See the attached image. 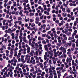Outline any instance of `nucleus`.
<instances>
[{"label": "nucleus", "instance_id": "nucleus-39", "mask_svg": "<svg viewBox=\"0 0 78 78\" xmlns=\"http://www.w3.org/2000/svg\"><path fill=\"white\" fill-rule=\"evenodd\" d=\"M60 69V67H58L56 69V70H58Z\"/></svg>", "mask_w": 78, "mask_h": 78}, {"label": "nucleus", "instance_id": "nucleus-20", "mask_svg": "<svg viewBox=\"0 0 78 78\" xmlns=\"http://www.w3.org/2000/svg\"><path fill=\"white\" fill-rule=\"evenodd\" d=\"M14 27L15 28H17V24H16L14 25Z\"/></svg>", "mask_w": 78, "mask_h": 78}, {"label": "nucleus", "instance_id": "nucleus-61", "mask_svg": "<svg viewBox=\"0 0 78 78\" xmlns=\"http://www.w3.org/2000/svg\"><path fill=\"white\" fill-rule=\"evenodd\" d=\"M50 35L51 36V37H53V34L52 33Z\"/></svg>", "mask_w": 78, "mask_h": 78}, {"label": "nucleus", "instance_id": "nucleus-6", "mask_svg": "<svg viewBox=\"0 0 78 78\" xmlns=\"http://www.w3.org/2000/svg\"><path fill=\"white\" fill-rule=\"evenodd\" d=\"M23 12V10H22L20 11L19 13L20 15H21L22 14V12Z\"/></svg>", "mask_w": 78, "mask_h": 78}, {"label": "nucleus", "instance_id": "nucleus-17", "mask_svg": "<svg viewBox=\"0 0 78 78\" xmlns=\"http://www.w3.org/2000/svg\"><path fill=\"white\" fill-rule=\"evenodd\" d=\"M35 46H36L37 47H39V45H38V44H37V43H35Z\"/></svg>", "mask_w": 78, "mask_h": 78}, {"label": "nucleus", "instance_id": "nucleus-26", "mask_svg": "<svg viewBox=\"0 0 78 78\" xmlns=\"http://www.w3.org/2000/svg\"><path fill=\"white\" fill-rule=\"evenodd\" d=\"M75 17V16H73V17L71 18V20H74L75 19L74 18V17Z\"/></svg>", "mask_w": 78, "mask_h": 78}, {"label": "nucleus", "instance_id": "nucleus-50", "mask_svg": "<svg viewBox=\"0 0 78 78\" xmlns=\"http://www.w3.org/2000/svg\"><path fill=\"white\" fill-rule=\"evenodd\" d=\"M38 6V4H35V8H37V7Z\"/></svg>", "mask_w": 78, "mask_h": 78}, {"label": "nucleus", "instance_id": "nucleus-7", "mask_svg": "<svg viewBox=\"0 0 78 78\" xmlns=\"http://www.w3.org/2000/svg\"><path fill=\"white\" fill-rule=\"evenodd\" d=\"M34 20H33L32 19H30V22L32 23L33 22H34Z\"/></svg>", "mask_w": 78, "mask_h": 78}, {"label": "nucleus", "instance_id": "nucleus-56", "mask_svg": "<svg viewBox=\"0 0 78 78\" xmlns=\"http://www.w3.org/2000/svg\"><path fill=\"white\" fill-rule=\"evenodd\" d=\"M77 51H75L74 52V54H75V55H76L77 54Z\"/></svg>", "mask_w": 78, "mask_h": 78}, {"label": "nucleus", "instance_id": "nucleus-2", "mask_svg": "<svg viewBox=\"0 0 78 78\" xmlns=\"http://www.w3.org/2000/svg\"><path fill=\"white\" fill-rule=\"evenodd\" d=\"M36 20L37 21H39V17L37 16V17L36 18Z\"/></svg>", "mask_w": 78, "mask_h": 78}, {"label": "nucleus", "instance_id": "nucleus-12", "mask_svg": "<svg viewBox=\"0 0 78 78\" xmlns=\"http://www.w3.org/2000/svg\"><path fill=\"white\" fill-rule=\"evenodd\" d=\"M25 60L24 61L23 60V62H22L23 63H25V62H26V61H27V59L26 58H25Z\"/></svg>", "mask_w": 78, "mask_h": 78}, {"label": "nucleus", "instance_id": "nucleus-52", "mask_svg": "<svg viewBox=\"0 0 78 78\" xmlns=\"http://www.w3.org/2000/svg\"><path fill=\"white\" fill-rule=\"evenodd\" d=\"M12 43L13 44H14V43H15V41H14V40H12Z\"/></svg>", "mask_w": 78, "mask_h": 78}, {"label": "nucleus", "instance_id": "nucleus-10", "mask_svg": "<svg viewBox=\"0 0 78 78\" xmlns=\"http://www.w3.org/2000/svg\"><path fill=\"white\" fill-rule=\"evenodd\" d=\"M42 43L44 44H46V41H45L44 40L42 41Z\"/></svg>", "mask_w": 78, "mask_h": 78}, {"label": "nucleus", "instance_id": "nucleus-58", "mask_svg": "<svg viewBox=\"0 0 78 78\" xmlns=\"http://www.w3.org/2000/svg\"><path fill=\"white\" fill-rule=\"evenodd\" d=\"M5 26H3L2 27V30H5Z\"/></svg>", "mask_w": 78, "mask_h": 78}, {"label": "nucleus", "instance_id": "nucleus-59", "mask_svg": "<svg viewBox=\"0 0 78 78\" xmlns=\"http://www.w3.org/2000/svg\"><path fill=\"white\" fill-rule=\"evenodd\" d=\"M26 70H27V71H29V68L28 67H27Z\"/></svg>", "mask_w": 78, "mask_h": 78}, {"label": "nucleus", "instance_id": "nucleus-42", "mask_svg": "<svg viewBox=\"0 0 78 78\" xmlns=\"http://www.w3.org/2000/svg\"><path fill=\"white\" fill-rule=\"evenodd\" d=\"M53 64H55L56 63V61L53 60Z\"/></svg>", "mask_w": 78, "mask_h": 78}, {"label": "nucleus", "instance_id": "nucleus-34", "mask_svg": "<svg viewBox=\"0 0 78 78\" xmlns=\"http://www.w3.org/2000/svg\"><path fill=\"white\" fill-rule=\"evenodd\" d=\"M28 39H30L31 38V36L30 35H28L27 36Z\"/></svg>", "mask_w": 78, "mask_h": 78}, {"label": "nucleus", "instance_id": "nucleus-1", "mask_svg": "<svg viewBox=\"0 0 78 78\" xmlns=\"http://www.w3.org/2000/svg\"><path fill=\"white\" fill-rule=\"evenodd\" d=\"M45 74V73L44 72H43L41 75V76H42V77L43 76H44Z\"/></svg>", "mask_w": 78, "mask_h": 78}, {"label": "nucleus", "instance_id": "nucleus-38", "mask_svg": "<svg viewBox=\"0 0 78 78\" xmlns=\"http://www.w3.org/2000/svg\"><path fill=\"white\" fill-rule=\"evenodd\" d=\"M52 16L54 18H55V17H56V15H55V14H53Z\"/></svg>", "mask_w": 78, "mask_h": 78}, {"label": "nucleus", "instance_id": "nucleus-40", "mask_svg": "<svg viewBox=\"0 0 78 78\" xmlns=\"http://www.w3.org/2000/svg\"><path fill=\"white\" fill-rule=\"evenodd\" d=\"M76 21L75 22L76 23V22H77V21H78V18H76Z\"/></svg>", "mask_w": 78, "mask_h": 78}, {"label": "nucleus", "instance_id": "nucleus-53", "mask_svg": "<svg viewBox=\"0 0 78 78\" xmlns=\"http://www.w3.org/2000/svg\"><path fill=\"white\" fill-rule=\"evenodd\" d=\"M47 18L48 19H50V18H51V16H47Z\"/></svg>", "mask_w": 78, "mask_h": 78}, {"label": "nucleus", "instance_id": "nucleus-62", "mask_svg": "<svg viewBox=\"0 0 78 78\" xmlns=\"http://www.w3.org/2000/svg\"><path fill=\"white\" fill-rule=\"evenodd\" d=\"M67 12H70V9H68L67 10Z\"/></svg>", "mask_w": 78, "mask_h": 78}, {"label": "nucleus", "instance_id": "nucleus-35", "mask_svg": "<svg viewBox=\"0 0 78 78\" xmlns=\"http://www.w3.org/2000/svg\"><path fill=\"white\" fill-rule=\"evenodd\" d=\"M68 31H72V29H68Z\"/></svg>", "mask_w": 78, "mask_h": 78}, {"label": "nucleus", "instance_id": "nucleus-22", "mask_svg": "<svg viewBox=\"0 0 78 78\" xmlns=\"http://www.w3.org/2000/svg\"><path fill=\"white\" fill-rule=\"evenodd\" d=\"M13 5L14 6H16V2H15Z\"/></svg>", "mask_w": 78, "mask_h": 78}, {"label": "nucleus", "instance_id": "nucleus-8", "mask_svg": "<svg viewBox=\"0 0 78 78\" xmlns=\"http://www.w3.org/2000/svg\"><path fill=\"white\" fill-rule=\"evenodd\" d=\"M65 30H66L65 31V34H67V33H68V30H67V29H66Z\"/></svg>", "mask_w": 78, "mask_h": 78}, {"label": "nucleus", "instance_id": "nucleus-47", "mask_svg": "<svg viewBox=\"0 0 78 78\" xmlns=\"http://www.w3.org/2000/svg\"><path fill=\"white\" fill-rule=\"evenodd\" d=\"M44 66V65H43V64H42L41 65H40V67H41V68H42V67H43V66Z\"/></svg>", "mask_w": 78, "mask_h": 78}, {"label": "nucleus", "instance_id": "nucleus-14", "mask_svg": "<svg viewBox=\"0 0 78 78\" xmlns=\"http://www.w3.org/2000/svg\"><path fill=\"white\" fill-rule=\"evenodd\" d=\"M34 26H35V24L33 23L31 25V27H34Z\"/></svg>", "mask_w": 78, "mask_h": 78}, {"label": "nucleus", "instance_id": "nucleus-51", "mask_svg": "<svg viewBox=\"0 0 78 78\" xmlns=\"http://www.w3.org/2000/svg\"><path fill=\"white\" fill-rule=\"evenodd\" d=\"M49 64H51V60H49Z\"/></svg>", "mask_w": 78, "mask_h": 78}, {"label": "nucleus", "instance_id": "nucleus-24", "mask_svg": "<svg viewBox=\"0 0 78 78\" xmlns=\"http://www.w3.org/2000/svg\"><path fill=\"white\" fill-rule=\"evenodd\" d=\"M66 50H65V51H64L63 52V55L66 54Z\"/></svg>", "mask_w": 78, "mask_h": 78}, {"label": "nucleus", "instance_id": "nucleus-13", "mask_svg": "<svg viewBox=\"0 0 78 78\" xmlns=\"http://www.w3.org/2000/svg\"><path fill=\"white\" fill-rule=\"evenodd\" d=\"M71 34V32H68L67 34V35L68 36H70V35Z\"/></svg>", "mask_w": 78, "mask_h": 78}, {"label": "nucleus", "instance_id": "nucleus-9", "mask_svg": "<svg viewBox=\"0 0 78 78\" xmlns=\"http://www.w3.org/2000/svg\"><path fill=\"white\" fill-rule=\"evenodd\" d=\"M2 48H3V49L4 48L6 49V48L5 46L4 45H2Z\"/></svg>", "mask_w": 78, "mask_h": 78}, {"label": "nucleus", "instance_id": "nucleus-5", "mask_svg": "<svg viewBox=\"0 0 78 78\" xmlns=\"http://www.w3.org/2000/svg\"><path fill=\"white\" fill-rule=\"evenodd\" d=\"M34 58H36V59H37V60H39V57H37V56H34Z\"/></svg>", "mask_w": 78, "mask_h": 78}, {"label": "nucleus", "instance_id": "nucleus-33", "mask_svg": "<svg viewBox=\"0 0 78 78\" xmlns=\"http://www.w3.org/2000/svg\"><path fill=\"white\" fill-rule=\"evenodd\" d=\"M4 36V37H7V36H8V34L7 33L5 34Z\"/></svg>", "mask_w": 78, "mask_h": 78}, {"label": "nucleus", "instance_id": "nucleus-49", "mask_svg": "<svg viewBox=\"0 0 78 78\" xmlns=\"http://www.w3.org/2000/svg\"><path fill=\"white\" fill-rule=\"evenodd\" d=\"M34 2H31V5H34Z\"/></svg>", "mask_w": 78, "mask_h": 78}, {"label": "nucleus", "instance_id": "nucleus-27", "mask_svg": "<svg viewBox=\"0 0 78 78\" xmlns=\"http://www.w3.org/2000/svg\"><path fill=\"white\" fill-rule=\"evenodd\" d=\"M50 68L49 69V70H51L52 68H51V65H50Z\"/></svg>", "mask_w": 78, "mask_h": 78}, {"label": "nucleus", "instance_id": "nucleus-64", "mask_svg": "<svg viewBox=\"0 0 78 78\" xmlns=\"http://www.w3.org/2000/svg\"><path fill=\"white\" fill-rule=\"evenodd\" d=\"M8 17H9V15H7L6 16V18L8 19Z\"/></svg>", "mask_w": 78, "mask_h": 78}, {"label": "nucleus", "instance_id": "nucleus-43", "mask_svg": "<svg viewBox=\"0 0 78 78\" xmlns=\"http://www.w3.org/2000/svg\"><path fill=\"white\" fill-rule=\"evenodd\" d=\"M67 51L69 52H70V51H71V50H70V48L68 49L67 50Z\"/></svg>", "mask_w": 78, "mask_h": 78}, {"label": "nucleus", "instance_id": "nucleus-46", "mask_svg": "<svg viewBox=\"0 0 78 78\" xmlns=\"http://www.w3.org/2000/svg\"><path fill=\"white\" fill-rule=\"evenodd\" d=\"M9 51L8 50H6V53H7V54H8V53H9Z\"/></svg>", "mask_w": 78, "mask_h": 78}, {"label": "nucleus", "instance_id": "nucleus-3", "mask_svg": "<svg viewBox=\"0 0 78 78\" xmlns=\"http://www.w3.org/2000/svg\"><path fill=\"white\" fill-rule=\"evenodd\" d=\"M23 41H24V42H26V37H23Z\"/></svg>", "mask_w": 78, "mask_h": 78}, {"label": "nucleus", "instance_id": "nucleus-28", "mask_svg": "<svg viewBox=\"0 0 78 78\" xmlns=\"http://www.w3.org/2000/svg\"><path fill=\"white\" fill-rule=\"evenodd\" d=\"M11 51L13 52L14 51V48H12L10 50Z\"/></svg>", "mask_w": 78, "mask_h": 78}, {"label": "nucleus", "instance_id": "nucleus-60", "mask_svg": "<svg viewBox=\"0 0 78 78\" xmlns=\"http://www.w3.org/2000/svg\"><path fill=\"white\" fill-rule=\"evenodd\" d=\"M46 4H48V3H49V1H47L46 2Z\"/></svg>", "mask_w": 78, "mask_h": 78}, {"label": "nucleus", "instance_id": "nucleus-48", "mask_svg": "<svg viewBox=\"0 0 78 78\" xmlns=\"http://www.w3.org/2000/svg\"><path fill=\"white\" fill-rule=\"evenodd\" d=\"M67 37H65L64 38V40H65V41H67Z\"/></svg>", "mask_w": 78, "mask_h": 78}, {"label": "nucleus", "instance_id": "nucleus-36", "mask_svg": "<svg viewBox=\"0 0 78 78\" xmlns=\"http://www.w3.org/2000/svg\"><path fill=\"white\" fill-rule=\"evenodd\" d=\"M42 22L43 23H45V20H42Z\"/></svg>", "mask_w": 78, "mask_h": 78}, {"label": "nucleus", "instance_id": "nucleus-63", "mask_svg": "<svg viewBox=\"0 0 78 78\" xmlns=\"http://www.w3.org/2000/svg\"><path fill=\"white\" fill-rule=\"evenodd\" d=\"M55 6L53 5L52 6V9H55Z\"/></svg>", "mask_w": 78, "mask_h": 78}, {"label": "nucleus", "instance_id": "nucleus-4", "mask_svg": "<svg viewBox=\"0 0 78 78\" xmlns=\"http://www.w3.org/2000/svg\"><path fill=\"white\" fill-rule=\"evenodd\" d=\"M29 15H30V17L32 16H34V13H30V14Z\"/></svg>", "mask_w": 78, "mask_h": 78}, {"label": "nucleus", "instance_id": "nucleus-11", "mask_svg": "<svg viewBox=\"0 0 78 78\" xmlns=\"http://www.w3.org/2000/svg\"><path fill=\"white\" fill-rule=\"evenodd\" d=\"M46 43L47 44H48V43H49V40H48V39H47L46 40Z\"/></svg>", "mask_w": 78, "mask_h": 78}, {"label": "nucleus", "instance_id": "nucleus-21", "mask_svg": "<svg viewBox=\"0 0 78 78\" xmlns=\"http://www.w3.org/2000/svg\"><path fill=\"white\" fill-rule=\"evenodd\" d=\"M45 36H46V34H43L42 35V36L44 37H45Z\"/></svg>", "mask_w": 78, "mask_h": 78}, {"label": "nucleus", "instance_id": "nucleus-18", "mask_svg": "<svg viewBox=\"0 0 78 78\" xmlns=\"http://www.w3.org/2000/svg\"><path fill=\"white\" fill-rule=\"evenodd\" d=\"M36 56H38L39 54H38V51H36Z\"/></svg>", "mask_w": 78, "mask_h": 78}, {"label": "nucleus", "instance_id": "nucleus-41", "mask_svg": "<svg viewBox=\"0 0 78 78\" xmlns=\"http://www.w3.org/2000/svg\"><path fill=\"white\" fill-rule=\"evenodd\" d=\"M69 5L70 6H73V4L72 3H70L69 4Z\"/></svg>", "mask_w": 78, "mask_h": 78}, {"label": "nucleus", "instance_id": "nucleus-19", "mask_svg": "<svg viewBox=\"0 0 78 78\" xmlns=\"http://www.w3.org/2000/svg\"><path fill=\"white\" fill-rule=\"evenodd\" d=\"M62 11L63 12H65V11H66V8H63L62 9Z\"/></svg>", "mask_w": 78, "mask_h": 78}, {"label": "nucleus", "instance_id": "nucleus-23", "mask_svg": "<svg viewBox=\"0 0 78 78\" xmlns=\"http://www.w3.org/2000/svg\"><path fill=\"white\" fill-rule=\"evenodd\" d=\"M50 8H48L47 10V11H48V12H50Z\"/></svg>", "mask_w": 78, "mask_h": 78}, {"label": "nucleus", "instance_id": "nucleus-44", "mask_svg": "<svg viewBox=\"0 0 78 78\" xmlns=\"http://www.w3.org/2000/svg\"><path fill=\"white\" fill-rule=\"evenodd\" d=\"M59 20H57L55 21V23H59Z\"/></svg>", "mask_w": 78, "mask_h": 78}, {"label": "nucleus", "instance_id": "nucleus-55", "mask_svg": "<svg viewBox=\"0 0 78 78\" xmlns=\"http://www.w3.org/2000/svg\"><path fill=\"white\" fill-rule=\"evenodd\" d=\"M18 20H21V17H18Z\"/></svg>", "mask_w": 78, "mask_h": 78}, {"label": "nucleus", "instance_id": "nucleus-31", "mask_svg": "<svg viewBox=\"0 0 78 78\" xmlns=\"http://www.w3.org/2000/svg\"><path fill=\"white\" fill-rule=\"evenodd\" d=\"M73 47L74 48L75 47V44H73L72 45Z\"/></svg>", "mask_w": 78, "mask_h": 78}, {"label": "nucleus", "instance_id": "nucleus-15", "mask_svg": "<svg viewBox=\"0 0 78 78\" xmlns=\"http://www.w3.org/2000/svg\"><path fill=\"white\" fill-rule=\"evenodd\" d=\"M51 44L50 43H48V47H50V46H51Z\"/></svg>", "mask_w": 78, "mask_h": 78}, {"label": "nucleus", "instance_id": "nucleus-29", "mask_svg": "<svg viewBox=\"0 0 78 78\" xmlns=\"http://www.w3.org/2000/svg\"><path fill=\"white\" fill-rule=\"evenodd\" d=\"M69 58H67L66 59V62H69Z\"/></svg>", "mask_w": 78, "mask_h": 78}, {"label": "nucleus", "instance_id": "nucleus-30", "mask_svg": "<svg viewBox=\"0 0 78 78\" xmlns=\"http://www.w3.org/2000/svg\"><path fill=\"white\" fill-rule=\"evenodd\" d=\"M41 39V37H39L38 39V41H40Z\"/></svg>", "mask_w": 78, "mask_h": 78}, {"label": "nucleus", "instance_id": "nucleus-32", "mask_svg": "<svg viewBox=\"0 0 78 78\" xmlns=\"http://www.w3.org/2000/svg\"><path fill=\"white\" fill-rule=\"evenodd\" d=\"M4 7H6L7 6V4H6V3H5L4 5Z\"/></svg>", "mask_w": 78, "mask_h": 78}, {"label": "nucleus", "instance_id": "nucleus-25", "mask_svg": "<svg viewBox=\"0 0 78 78\" xmlns=\"http://www.w3.org/2000/svg\"><path fill=\"white\" fill-rule=\"evenodd\" d=\"M58 17H61V14H58Z\"/></svg>", "mask_w": 78, "mask_h": 78}, {"label": "nucleus", "instance_id": "nucleus-16", "mask_svg": "<svg viewBox=\"0 0 78 78\" xmlns=\"http://www.w3.org/2000/svg\"><path fill=\"white\" fill-rule=\"evenodd\" d=\"M62 48H63V47H62V46H61L59 49L60 50H62Z\"/></svg>", "mask_w": 78, "mask_h": 78}, {"label": "nucleus", "instance_id": "nucleus-45", "mask_svg": "<svg viewBox=\"0 0 78 78\" xmlns=\"http://www.w3.org/2000/svg\"><path fill=\"white\" fill-rule=\"evenodd\" d=\"M34 71V69H30V72H33Z\"/></svg>", "mask_w": 78, "mask_h": 78}, {"label": "nucleus", "instance_id": "nucleus-57", "mask_svg": "<svg viewBox=\"0 0 78 78\" xmlns=\"http://www.w3.org/2000/svg\"><path fill=\"white\" fill-rule=\"evenodd\" d=\"M51 31H49L48 32V34H51Z\"/></svg>", "mask_w": 78, "mask_h": 78}, {"label": "nucleus", "instance_id": "nucleus-37", "mask_svg": "<svg viewBox=\"0 0 78 78\" xmlns=\"http://www.w3.org/2000/svg\"><path fill=\"white\" fill-rule=\"evenodd\" d=\"M18 9L20 10L22 9V7L20 6L18 7Z\"/></svg>", "mask_w": 78, "mask_h": 78}, {"label": "nucleus", "instance_id": "nucleus-54", "mask_svg": "<svg viewBox=\"0 0 78 78\" xmlns=\"http://www.w3.org/2000/svg\"><path fill=\"white\" fill-rule=\"evenodd\" d=\"M11 47L12 48H14V45L12 44Z\"/></svg>", "mask_w": 78, "mask_h": 78}]
</instances>
